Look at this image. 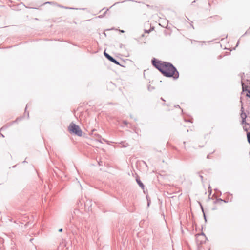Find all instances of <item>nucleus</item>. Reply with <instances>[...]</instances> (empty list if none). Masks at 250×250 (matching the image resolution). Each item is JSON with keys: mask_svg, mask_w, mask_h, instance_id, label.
I'll return each mask as SVG.
<instances>
[{"mask_svg": "<svg viewBox=\"0 0 250 250\" xmlns=\"http://www.w3.org/2000/svg\"><path fill=\"white\" fill-rule=\"evenodd\" d=\"M137 182L138 183V184L139 185V186L141 187V188L142 189H144V185H143V184L139 180H137Z\"/></svg>", "mask_w": 250, "mask_h": 250, "instance_id": "6", "label": "nucleus"}, {"mask_svg": "<svg viewBox=\"0 0 250 250\" xmlns=\"http://www.w3.org/2000/svg\"><path fill=\"white\" fill-rule=\"evenodd\" d=\"M222 202H225V201L222 199H219L215 201L214 203L215 205L218 206L221 205Z\"/></svg>", "mask_w": 250, "mask_h": 250, "instance_id": "5", "label": "nucleus"}, {"mask_svg": "<svg viewBox=\"0 0 250 250\" xmlns=\"http://www.w3.org/2000/svg\"><path fill=\"white\" fill-rule=\"evenodd\" d=\"M152 62L153 65L161 71L164 75L167 77H173L174 78H178V72L172 64L155 59L152 60Z\"/></svg>", "mask_w": 250, "mask_h": 250, "instance_id": "1", "label": "nucleus"}, {"mask_svg": "<svg viewBox=\"0 0 250 250\" xmlns=\"http://www.w3.org/2000/svg\"><path fill=\"white\" fill-rule=\"evenodd\" d=\"M196 240L197 243L201 244L206 241V236L202 234H198L196 235Z\"/></svg>", "mask_w": 250, "mask_h": 250, "instance_id": "3", "label": "nucleus"}, {"mask_svg": "<svg viewBox=\"0 0 250 250\" xmlns=\"http://www.w3.org/2000/svg\"><path fill=\"white\" fill-rule=\"evenodd\" d=\"M104 55L111 62H113L116 64L119 65V63L115 59H114L113 57H112L108 54L106 53L105 51L104 52Z\"/></svg>", "mask_w": 250, "mask_h": 250, "instance_id": "4", "label": "nucleus"}, {"mask_svg": "<svg viewBox=\"0 0 250 250\" xmlns=\"http://www.w3.org/2000/svg\"><path fill=\"white\" fill-rule=\"evenodd\" d=\"M125 6V5L124 4H122L121 5V7H124Z\"/></svg>", "mask_w": 250, "mask_h": 250, "instance_id": "8", "label": "nucleus"}, {"mask_svg": "<svg viewBox=\"0 0 250 250\" xmlns=\"http://www.w3.org/2000/svg\"><path fill=\"white\" fill-rule=\"evenodd\" d=\"M59 231L60 232H62V229H60Z\"/></svg>", "mask_w": 250, "mask_h": 250, "instance_id": "9", "label": "nucleus"}, {"mask_svg": "<svg viewBox=\"0 0 250 250\" xmlns=\"http://www.w3.org/2000/svg\"><path fill=\"white\" fill-rule=\"evenodd\" d=\"M68 130L70 133L75 134L79 136L82 135L83 132L80 127L74 123H72L70 124L68 127Z\"/></svg>", "mask_w": 250, "mask_h": 250, "instance_id": "2", "label": "nucleus"}, {"mask_svg": "<svg viewBox=\"0 0 250 250\" xmlns=\"http://www.w3.org/2000/svg\"><path fill=\"white\" fill-rule=\"evenodd\" d=\"M247 138H248L249 143L250 144V133H248L247 134Z\"/></svg>", "mask_w": 250, "mask_h": 250, "instance_id": "7", "label": "nucleus"}]
</instances>
